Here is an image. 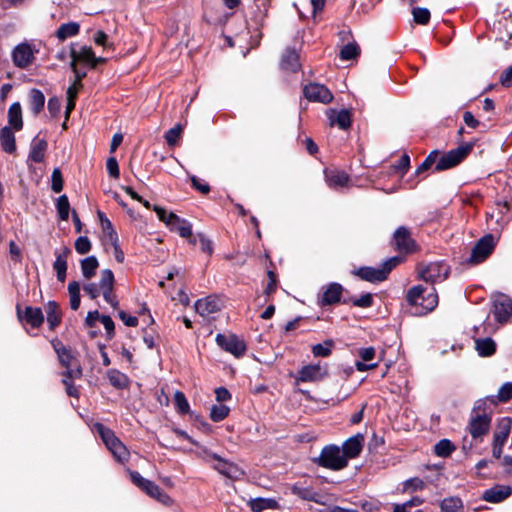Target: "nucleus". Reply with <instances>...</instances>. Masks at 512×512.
<instances>
[{
    "label": "nucleus",
    "mask_w": 512,
    "mask_h": 512,
    "mask_svg": "<svg viewBox=\"0 0 512 512\" xmlns=\"http://www.w3.org/2000/svg\"><path fill=\"white\" fill-rule=\"evenodd\" d=\"M406 301L415 307L416 313L427 314L437 307L438 295L434 287L427 289L422 285H416L407 291Z\"/></svg>",
    "instance_id": "nucleus-1"
},
{
    "label": "nucleus",
    "mask_w": 512,
    "mask_h": 512,
    "mask_svg": "<svg viewBox=\"0 0 512 512\" xmlns=\"http://www.w3.org/2000/svg\"><path fill=\"white\" fill-rule=\"evenodd\" d=\"M94 428L101 437L107 449L112 453L118 462L125 463L129 460V450L110 428L104 426L101 423H96Z\"/></svg>",
    "instance_id": "nucleus-2"
},
{
    "label": "nucleus",
    "mask_w": 512,
    "mask_h": 512,
    "mask_svg": "<svg viewBox=\"0 0 512 512\" xmlns=\"http://www.w3.org/2000/svg\"><path fill=\"white\" fill-rule=\"evenodd\" d=\"M52 346L58 356L59 362L66 368L63 376L67 378H80L82 376V369L71 350L66 348L59 340H53Z\"/></svg>",
    "instance_id": "nucleus-3"
},
{
    "label": "nucleus",
    "mask_w": 512,
    "mask_h": 512,
    "mask_svg": "<svg viewBox=\"0 0 512 512\" xmlns=\"http://www.w3.org/2000/svg\"><path fill=\"white\" fill-rule=\"evenodd\" d=\"M399 262L400 259L398 257H391L383 262L379 267H360L355 273L362 280L373 283L382 282Z\"/></svg>",
    "instance_id": "nucleus-4"
},
{
    "label": "nucleus",
    "mask_w": 512,
    "mask_h": 512,
    "mask_svg": "<svg viewBox=\"0 0 512 512\" xmlns=\"http://www.w3.org/2000/svg\"><path fill=\"white\" fill-rule=\"evenodd\" d=\"M418 276L427 283L435 284L444 281L449 273V266L443 261L419 264L417 267Z\"/></svg>",
    "instance_id": "nucleus-5"
},
{
    "label": "nucleus",
    "mask_w": 512,
    "mask_h": 512,
    "mask_svg": "<svg viewBox=\"0 0 512 512\" xmlns=\"http://www.w3.org/2000/svg\"><path fill=\"white\" fill-rule=\"evenodd\" d=\"M317 463L321 467L334 471L341 470L348 465L346 457L337 445L325 446L317 459Z\"/></svg>",
    "instance_id": "nucleus-6"
},
{
    "label": "nucleus",
    "mask_w": 512,
    "mask_h": 512,
    "mask_svg": "<svg viewBox=\"0 0 512 512\" xmlns=\"http://www.w3.org/2000/svg\"><path fill=\"white\" fill-rule=\"evenodd\" d=\"M130 478L137 487L143 490L150 497L165 505L172 503V499L156 483L142 477L139 472L131 471Z\"/></svg>",
    "instance_id": "nucleus-7"
},
{
    "label": "nucleus",
    "mask_w": 512,
    "mask_h": 512,
    "mask_svg": "<svg viewBox=\"0 0 512 512\" xmlns=\"http://www.w3.org/2000/svg\"><path fill=\"white\" fill-rule=\"evenodd\" d=\"M472 143H465L440 156L436 163V171H444L457 166L472 150Z\"/></svg>",
    "instance_id": "nucleus-8"
},
{
    "label": "nucleus",
    "mask_w": 512,
    "mask_h": 512,
    "mask_svg": "<svg viewBox=\"0 0 512 512\" xmlns=\"http://www.w3.org/2000/svg\"><path fill=\"white\" fill-rule=\"evenodd\" d=\"M217 345L224 351L232 354L236 358H240L246 351V345L243 340L239 339L235 334H217Z\"/></svg>",
    "instance_id": "nucleus-9"
},
{
    "label": "nucleus",
    "mask_w": 512,
    "mask_h": 512,
    "mask_svg": "<svg viewBox=\"0 0 512 512\" xmlns=\"http://www.w3.org/2000/svg\"><path fill=\"white\" fill-rule=\"evenodd\" d=\"M328 369L326 365L309 364L303 366L297 373L296 380L298 382H319L326 378Z\"/></svg>",
    "instance_id": "nucleus-10"
},
{
    "label": "nucleus",
    "mask_w": 512,
    "mask_h": 512,
    "mask_svg": "<svg viewBox=\"0 0 512 512\" xmlns=\"http://www.w3.org/2000/svg\"><path fill=\"white\" fill-rule=\"evenodd\" d=\"M303 93L306 99L313 102L328 104L333 100L332 92L325 85L319 83L305 85Z\"/></svg>",
    "instance_id": "nucleus-11"
},
{
    "label": "nucleus",
    "mask_w": 512,
    "mask_h": 512,
    "mask_svg": "<svg viewBox=\"0 0 512 512\" xmlns=\"http://www.w3.org/2000/svg\"><path fill=\"white\" fill-rule=\"evenodd\" d=\"M511 429L510 420L504 418L500 421L497 431L493 435L492 455L499 459L503 452V447L509 437Z\"/></svg>",
    "instance_id": "nucleus-12"
},
{
    "label": "nucleus",
    "mask_w": 512,
    "mask_h": 512,
    "mask_svg": "<svg viewBox=\"0 0 512 512\" xmlns=\"http://www.w3.org/2000/svg\"><path fill=\"white\" fill-rule=\"evenodd\" d=\"M494 237L491 234L482 237L473 247L469 261L477 264L484 261L493 251Z\"/></svg>",
    "instance_id": "nucleus-13"
},
{
    "label": "nucleus",
    "mask_w": 512,
    "mask_h": 512,
    "mask_svg": "<svg viewBox=\"0 0 512 512\" xmlns=\"http://www.w3.org/2000/svg\"><path fill=\"white\" fill-rule=\"evenodd\" d=\"M493 307L495 319L500 323L507 322L512 315V299L505 294L495 296Z\"/></svg>",
    "instance_id": "nucleus-14"
},
{
    "label": "nucleus",
    "mask_w": 512,
    "mask_h": 512,
    "mask_svg": "<svg viewBox=\"0 0 512 512\" xmlns=\"http://www.w3.org/2000/svg\"><path fill=\"white\" fill-rule=\"evenodd\" d=\"M12 59L18 68H26L34 60V51L31 45L22 43L17 45L12 52Z\"/></svg>",
    "instance_id": "nucleus-15"
},
{
    "label": "nucleus",
    "mask_w": 512,
    "mask_h": 512,
    "mask_svg": "<svg viewBox=\"0 0 512 512\" xmlns=\"http://www.w3.org/2000/svg\"><path fill=\"white\" fill-rule=\"evenodd\" d=\"M491 417L488 413L476 414L471 417L469 423V432L474 439L481 438L488 433L490 427Z\"/></svg>",
    "instance_id": "nucleus-16"
},
{
    "label": "nucleus",
    "mask_w": 512,
    "mask_h": 512,
    "mask_svg": "<svg viewBox=\"0 0 512 512\" xmlns=\"http://www.w3.org/2000/svg\"><path fill=\"white\" fill-rule=\"evenodd\" d=\"M512 494V488L509 485H495L486 489L481 498L489 503H500L506 500Z\"/></svg>",
    "instance_id": "nucleus-17"
},
{
    "label": "nucleus",
    "mask_w": 512,
    "mask_h": 512,
    "mask_svg": "<svg viewBox=\"0 0 512 512\" xmlns=\"http://www.w3.org/2000/svg\"><path fill=\"white\" fill-rule=\"evenodd\" d=\"M343 292V287L339 283H330L323 287V292L319 298L320 306L334 305L340 302Z\"/></svg>",
    "instance_id": "nucleus-18"
},
{
    "label": "nucleus",
    "mask_w": 512,
    "mask_h": 512,
    "mask_svg": "<svg viewBox=\"0 0 512 512\" xmlns=\"http://www.w3.org/2000/svg\"><path fill=\"white\" fill-rule=\"evenodd\" d=\"M394 243L396 249L404 253H410L415 248V242L411 238L409 230L403 226L394 232Z\"/></svg>",
    "instance_id": "nucleus-19"
},
{
    "label": "nucleus",
    "mask_w": 512,
    "mask_h": 512,
    "mask_svg": "<svg viewBox=\"0 0 512 512\" xmlns=\"http://www.w3.org/2000/svg\"><path fill=\"white\" fill-rule=\"evenodd\" d=\"M324 174L327 185L332 189H339L349 186L350 177L344 171L337 169H327L324 171Z\"/></svg>",
    "instance_id": "nucleus-20"
},
{
    "label": "nucleus",
    "mask_w": 512,
    "mask_h": 512,
    "mask_svg": "<svg viewBox=\"0 0 512 512\" xmlns=\"http://www.w3.org/2000/svg\"><path fill=\"white\" fill-rule=\"evenodd\" d=\"M169 229L173 232H177L181 237L187 238L191 237L192 234V225L189 221L185 219H181L176 214L170 212L168 215V225Z\"/></svg>",
    "instance_id": "nucleus-21"
},
{
    "label": "nucleus",
    "mask_w": 512,
    "mask_h": 512,
    "mask_svg": "<svg viewBox=\"0 0 512 512\" xmlns=\"http://www.w3.org/2000/svg\"><path fill=\"white\" fill-rule=\"evenodd\" d=\"M18 318L21 321H25L33 328H38L44 321V316L40 308H34L27 306L23 313H21L19 306H17Z\"/></svg>",
    "instance_id": "nucleus-22"
},
{
    "label": "nucleus",
    "mask_w": 512,
    "mask_h": 512,
    "mask_svg": "<svg viewBox=\"0 0 512 512\" xmlns=\"http://www.w3.org/2000/svg\"><path fill=\"white\" fill-rule=\"evenodd\" d=\"M71 253L70 248L63 247L60 251H55L56 259L53 263V269L56 271L57 279L64 282L67 272V258Z\"/></svg>",
    "instance_id": "nucleus-23"
},
{
    "label": "nucleus",
    "mask_w": 512,
    "mask_h": 512,
    "mask_svg": "<svg viewBox=\"0 0 512 512\" xmlns=\"http://www.w3.org/2000/svg\"><path fill=\"white\" fill-rule=\"evenodd\" d=\"M330 126H338L342 130H347L351 126V114L348 110L340 111L330 109L327 112Z\"/></svg>",
    "instance_id": "nucleus-24"
},
{
    "label": "nucleus",
    "mask_w": 512,
    "mask_h": 512,
    "mask_svg": "<svg viewBox=\"0 0 512 512\" xmlns=\"http://www.w3.org/2000/svg\"><path fill=\"white\" fill-rule=\"evenodd\" d=\"M361 361H356L355 366L356 369L360 372H365L371 370L378 366V363H371V361L375 358L376 351L373 347H365L359 349L358 352Z\"/></svg>",
    "instance_id": "nucleus-25"
},
{
    "label": "nucleus",
    "mask_w": 512,
    "mask_h": 512,
    "mask_svg": "<svg viewBox=\"0 0 512 512\" xmlns=\"http://www.w3.org/2000/svg\"><path fill=\"white\" fill-rule=\"evenodd\" d=\"M362 447L363 436L359 434L346 440L343 443L341 451L348 461L349 459L356 458L362 451Z\"/></svg>",
    "instance_id": "nucleus-26"
},
{
    "label": "nucleus",
    "mask_w": 512,
    "mask_h": 512,
    "mask_svg": "<svg viewBox=\"0 0 512 512\" xmlns=\"http://www.w3.org/2000/svg\"><path fill=\"white\" fill-rule=\"evenodd\" d=\"M47 147H48V144L45 139H41L38 136L33 138L31 145H30L28 161H31L34 163L42 162L45 158V153H46Z\"/></svg>",
    "instance_id": "nucleus-27"
},
{
    "label": "nucleus",
    "mask_w": 512,
    "mask_h": 512,
    "mask_svg": "<svg viewBox=\"0 0 512 512\" xmlns=\"http://www.w3.org/2000/svg\"><path fill=\"white\" fill-rule=\"evenodd\" d=\"M71 63H84L90 65L91 59H94V52L89 46H79L72 44L71 46Z\"/></svg>",
    "instance_id": "nucleus-28"
},
{
    "label": "nucleus",
    "mask_w": 512,
    "mask_h": 512,
    "mask_svg": "<svg viewBox=\"0 0 512 512\" xmlns=\"http://www.w3.org/2000/svg\"><path fill=\"white\" fill-rule=\"evenodd\" d=\"M195 310L196 312L203 316H209L213 313H216L220 310V305L218 300L213 297H206L203 299H199L195 302Z\"/></svg>",
    "instance_id": "nucleus-29"
},
{
    "label": "nucleus",
    "mask_w": 512,
    "mask_h": 512,
    "mask_svg": "<svg viewBox=\"0 0 512 512\" xmlns=\"http://www.w3.org/2000/svg\"><path fill=\"white\" fill-rule=\"evenodd\" d=\"M8 124L14 131H20L23 127L22 109L19 102H14L8 109Z\"/></svg>",
    "instance_id": "nucleus-30"
},
{
    "label": "nucleus",
    "mask_w": 512,
    "mask_h": 512,
    "mask_svg": "<svg viewBox=\"0 0 512 512\" xmlns=\"http://www.w3.org/2000/svg\"><path fill=\"white\" fill-rule=\"evenodd\" d=\"M281 67L290 72H296L300 68L299 55L294 49H287L281 59Z\"/></svg>",
    "instance_id": "nucleus-31"
},
{
    "label": "nucleus",
    "mask_w": 512,
    "mask_h": 512,
    "mask_svg": "<svg viewBox=\"0 0 512 512\" xmlns=\"http://www.w3.org/2000/svg\"><path fill=\"white\" fill-rule=\"evenodd\" d=\"M0 144L6 153H13L16 150V142L13 129L8 126L0 130Z\"/></svg>",
    "instance_id": "nucleus-32"
},
{
    "label": "nucleus",
    "mask_w": 512,
    "mask_h": 512,
    "mask_svg": "<svg viewBox=\"0 0 512 512\" xmlns=\"http://www.w3.org/2000/svg\"><path fill=\"white\" fill-rule=\"evenodd\" d=\"M270 7V0H254V9L252 11V20L257 25H263L268 10Z\"/></svg>",
    "instance_id": "nucleus-33"
},
{
    "label": "nucleus",
    "mask_w": 512,
    "mask_h": 512,
    "mask_svg": "<svg viewBox=\"0 0 512 512\" xmlns=\"http://www.w3.org/2000/svg\"><path fill=\"white\" fill-rule=\"evenodd\" d=\"M250 509L253 512H262L267 509H276L278 503L273 498H254L248 502Z\"/></svg>",
    "instance_id": "nucleus-34"
},
{
    "label": "nucleus",
    "mask_w": 512,
    "mask_h": 512,
    "mask_svg": "<svg viewBox=\"0 0 512 512\" xmlns=\"http://www.w3.org/2000/svg\"><path fill=\"white\" fill-rule=\"evenodd\" d=\"M475 348L480 356L488 357L495 353L496 344L490 337L483 338V339H476L475 340Z\"/></svg>",
    "instance_id": "nucleus-35"
},
{
    "label": "nucleus",
    "mask_w": 512,
    "mask_h": 512,
    "mask_svg": "<svg viewBox=\"0 0 512 512\" xmlns=\"http://www.w3.org/2000/svg\"><path fill=\"white\" fill-rule=\"evenodd\" d=\"M45 104V96L39 89H31L29 92V105L32 112L37 115L43 109Z\"/></svg>",
    "instance_id": "nucleus-36"
},
{
    "label": "nucleus",
    "mask_w": 512,
    "mask_h": 512,
    "mask_svg": "<svg viewBox=\"0 0 512 512\" xmlns=\"http://www.w3.org/2000/svg\"><path fill=\"white\" fill-rule=\"evenodd\" d=\"M47 322L50 329H54L61 321V313L55 301H49L46 305Z\"/></svg>",
    "instance_id": "nucleus-37"
},
{
    "label": "nucleus",
    "mask_w": 512,
    "mask_h": 512,
    "mask_svg": "<svg viewBox=\"0 0 512 512\" xmlns=\"http://www.w3.org/2000/svg\"><path fill=\"white\" fill-rule=\"evenodd\" d=\"M107 377L110 384L117 389H125L129 385L128 377L116 369L108 370Z\"/></svg>",
    "instance_id": "nucleus-38"
},
{
    "label": "nucleus",
    "mask_w": 512,
    "mask_h": 512,
    "mask_svg": "<svg viewBox=\"0 0 512 512\" xmlns=\"http://www.w3.org/2000/svg\"><path fill=\"white\" fill-rule=\"evenodd\" d=\"M441 512H463V501L459 497H448L440 503Z\"/></svg>",
    "instance_id": "nucleus-39"
},
{
    "label": "nucleus",
    "mask_w": 512,
    "mask_h": 512,
    "mask_svg": "<svg viewBox=\"0 0 512 512\" xmlns=\"http://www.w3.org/2000/svg\"><path fill=\"white\" fill-rule=\"evenodd\" d=\"M80 26L76 22H69L62 24L57 32L56 36L59 40L64 41L65 39L69 37L76 36L79 33Z\"/></svg>",
    "instance_id": "nucleus-40"
},
{
    "label": "nucleus",
    "mask_w": 512,
    "mask_h": 512,
    "mask_svg": "<svg viewBox=\"0 0 512 512\" xmlns=\"http://www.w3.org/2000/svg\"><path fill=\"white\" fill-rule=\"evenodd\" d=\"M99 266L98 260L95 256H89L81 261V271L86 279H91Z\"/></svg>",
    "instance_id": "nucleus-41"
},
{
    "label": "nucleus",
    "mask_w": 512,
    "mask_h": 512,
    "mask_svg": "<svg viewBox=\"0 0 512 512\" xmlns=\"http://www.w3.org/2000/svg\"><path fill=\"white\" fill-rule=\"evenodd\" d=\"M100 224L107 241H114L118 237L117 232L114 230L111 221L106 217L103 212H98Z\"/></svg>",
    "instance_id": "nucleus-42"
},
{
    "label": "nucleus",
    "mask_w": 512,
    "mask_h": 512,
    "mask_svg": "<svg viewBox=\"0 0 512 512\" xmlns=\"http://www.w3.org/2000/svg\"><path fill=\"white\" fill-rule=\"evenodd\" d=\"M496 405H497V400L494 395L487 396L482 399H478L474 403L473 413H475V415L487 413V410L489 409L490 406H496Z\"/></svg>",
    "instance_id": "nucleus-43"
},
{
    "label": "nucleus",
    "mask_w": 512,
    "mask_h": 512,
    "mask_svg": "<svg viewBox=\"0 0 512 512\" xmlns=\"http://www.w3.org/2000/svg\"><path fill=\"white\" fill-rule=\"evenodd\" d=\"M56 210L59 215V218L62 221H66L69 218V212H70V203L67 195L63 194L59 196L56 200Z\"/></svg>",
    "instance_id": "nucleus-44"
},
{
    "label": "nucleus",
    "mask_w": 512,
    "mask_h": 512,
    "mask_svg": "<svg viewBox=\"0 0 512 512\" xmlns=\"http://www.w3.org/2000/svg\"><path fill=\"white\" fill-rule=\"evenodd\" d=\"M291 491L294 495H296L304 500L315 501V502L317 501L318 494L315 491H313V489L310 487H304V486L295 484L291 487Z\"/></svg>",
    "instance_id": "nucleus-45"
},
{
    "label": "nucleus",
    "mask_w": 512,
    "mask_h": 512,
    "mask_svg": "<svg viewBox=\"0 0 512 512\" xmlns=\"http://www.w3.org/2000/svg\"><path fill=\"white\" fill-rule=\"evenodd\" d=\"M68 292L70 296V307L72 310H77L80 306V284L77 281H72L68 284Z\"/></svg>",
    "instance_id": "nucleus-46"
},
{
    "label": "nucleus",
    "mask_w": 512,
    "mask_h": 512,
    "mask_svg": "<svg viewBox=\"0 0 512 512\" xmlns=\"http://www.w3.org/2000/svg\"><path fill=\"white\" fill-rule=\"evenodd\" d=\"M455 449L454 444L448 439H442L434 446V452L439 457H448Z\"/></svg>",
    "instance_id": "nucleus-47"
},
{
    "label": "nucleus",
    "mask_w": 512,
    "mask_h": 512,
    "mask_svg": "<svg viewBox=\"0 0 512 512\" xmlns=\"http://www.w3.org/2000/svg\"><path fill=\"white\" fill-rule=\"evenodd\" d=\"M174 403L176 410L179 414L185 415L190 412V406L185 394L181 391H176L174 394Z\"/></svg>",
    "instance_id": "nucleus-48"
},
{
    "label": "nucleus",
    "mask_w": 512,
    "mask_h": 512,
    "mask_svg": "<svg viewBox=\"0 0 512 512\" xmlns=\"http://www.w3.org/2000/svg\"><path fill=\"white\" fill-rule=\"evenodd\" d=\"M229 412V407L224 404L213 405L210 409V418L214 422H220L228 416Z\"/></svg>",
    "instance_id": "nucleus-49"
},
{
    "label": "nucleus",
    "mask_w": 512,
    "mask_h": 512,
    "mask_svg": "<svg viewBox=\"0 0 512 512\" xmlns=\"http://www.w3.org/2000/svg\"><path fill=\"white\" fill-rule=\"evenodd\" d=\"M359 53L360 48L356 43H348L342 47L340 58L345 61L352 60L358 57Z\"/></svg>",
    "instance_id": "nucleus-50"
},
{
    "label": "nucleus",
    "mask_w": 512,
    "mask_h": 512,
    "mask_svg": "<svg viewBox=\"0 0 512 512\" xmlns=\"http://www.w3.org/2000/svg\"><path fill=\"white\" fill-rule=\"evenodd\" d=\"M182 130V126L180 124H177L165 133V140L169 146L176 145V143L181 137Z\"/></svg>",
    "instance_id": "nucleus-51"
},
{
    "label": "nucleus",
    "mask_w": 512,
    "mask_h": 512,
    "mask_svg": "<svg viewBox=\"0 0 512 512\" xmlns=\"http://www.w3.org/2000/svg\"><path fill=\"white\" fill-rule=\"evenodd\" d=\"M498 402H508L512 399V382L504 383L498 390V394L494 395Z\"/></svg>",
    "instance_id": "nucleus-52"
},
{
    "label": "nucleus",
    "mask_w": 512,
    "mask_h": 512,
    "mask_svg": "<svg viewBox=\"0 0 512 512\" xmlns=\"http://www.w3.org/2000/svg\"><path fill=\"white\" fill-rule=\"evenodd\" d=\"M414 21L418 24L425 25L430 20V11L427 8L416 7L412 10Z\"/></svg>",
    "instance_id": "nucleus-53"
},
{
    "label": "nucleus",
    "mask_w": 512,
    "mask_h": 512,
    "mask_svg": "<svg viewBox=\"0 0 512 512\" xmlns=\"http://www.w3.org/2000/svg\"><path fill=\"white\" fill-rule=\"evenodd\" d=\"M332 341H325L323 344H315L312 353L315 357H327L331 354Z\"/></svg>",
    "instance_id": "nucleus-54"
},
{
    "label": "nucleus",
    "mask_w": 512,
    "mask_h": 512,
    "mask_svg": "<svg viewBox=\"0 0 512 512\" xmlns=\"http://www.w3.org/2000/svg\"><path fill=\"white\" fill-rule=\"evenodd\" d=\"M51 189L59 193L63 189V177L60 168H54L51 175Z\"/></svg>",
    "instance_id": "nucleus-55"
},
{
    "label": "nucleus",
    "mask_w": 512,
    "mask_h": 512,
    "mask_svg": "<svg viewBox=\"0 0 512 512\" xmlns=\"http://www.w3.org/2000/svg\"><path fill=\"white\" fill-rule=\"evenodd\" d=\"M100 289L104 288H113L114 285V274L110 269H105L101 273V278L99 281Z\"/></svg>",
    "instance_id": "nucleus-56"
},
{
    "label": "nucleus",
    "mask_w": 512,
    "mask_h": 512,
    "mask_svg": "<svg viewBox=\"0 0 512 512\" xmlns=\"http://www.w3.org/2000/svg\"><path fill=\"white\" fill-rule=\"evenodd\" d=\"M75 250L81 255L87 254L91 250V243L88 237H78L75 241Z\"/></svg>",
    "instance_id": "nucleus-57"
},
{
    "label": "nucleus",
    "mask_w": 512,
    "mask_h": 512,
    "mask_svg": "<svg viewBox=\"0 0 512 512\" xmlns=\"http://www.w3.org/2000/svg\"><path fill=\"white\" fill-rule=\"evenodd\" d=\"M352 304L361 308H369L373 305V297L371 293H365L359 298L352 300Z\"/></svg>",
    "instance_id": "nucleus-58"
},
{
    "label": "nucleus",
    "mask_w": 512,
    "mask_h": 512,
    "mask_svg": "<svg viewBox=\"0 0 512 512\" xmlns=\"http://www.w3.org/2000/svg\"><path fill=\"white\" fill-rule=\"evenodd\" d=\"M100 322L104 326L108 338H112L115 333V325L112 318L108 315H101Z\"/></svg>",
    "instance_id": "nucleus-59"
},
{
    "label": "nucleus",
    "mask_w": 512,
    "mask_h": 512,
    "mask_svg": "<svg viewBox=\"0 0 512 512\" xmlns=\"http://www.w3.org/2000/svg\"><path fill=\"white\" fill-rule=\"evenodd\" d=\"M101 292H102L103 298L105 299V301L107 303H109L113 308L118 307L119 302L117 300L115 293L113 292V288H104V289H101Z\"/></svg>",
    "instance_id": "nucleus-60"
},
{
    "label": "nucleus",
    "mask_w": 512,
    "mask_h": 512,
    "mask_svg": "<svg viewBox=\"0 0 512 512\" xmlns=\"http://www.w3.org/2000/svg\"><path fill=\"white\" fill-rule=\"evenodd\" d=\"M424 488V482L420 478H411L405 481L404 489L410 491L422 490Z\"/></svg>",
    "instance_id": "nucleus-61"
},
{
    "label": "nucleus",
    "mask_w": 512,
    "mask_h": 512,
    "mask_svg": "<svg viewBox=\"0 0 512 512\" xmlns=\"http://www.w3.org/2000/svg\"><path fill=\"white\" fill-rule=\"evenodd\" d=\"M106 168H107L108 174L111 177H113V178L119 177V174H120L119 166H118V162L115 157H110L107 159Z\"/></svg>",
    "instance_id": "nucleus-62"
},
{
    "label": "nucleus",
    "mask_w": 512,
    "mask_h": 512,
    "mask_svg": "<svg viewBox=\"0 0 512 512\" xmlns=\"http://www.w3.org/2000/svg\"><path fill=\"white\" fill-rule=\"evenodd\" d=\"M409 166L410 157L407 154H403L397 161V163L394 165V169L404 174L408 170Z\"/></svg>",
    "instance_id": "nucleus-63"
},
{
    "label": "nucleus",
    "mask_w": 512,
    "mask_h": 512,
    "mask_svg": "<svg viewBox=\"0 0 512 512\" xmlns=\"http://www.w3.org/2000/svg\"><path fill=\"white\" fill-rule=\"evenodd\" d=\"M500 83L504 87H510L512 85V65L507 67L500 76Z\"/></svg>",
    "instance_id": "nucleus-64"
}]
</instances>
